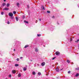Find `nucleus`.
Instances as JSON below:
<instances>
[{"label": "nucleus", "instance_id": "nucleus-1", "mask_svg": "<svg viewBox=\"0 0 79 79\" xmlns=\"http://www.w3.org/2000/svg\"><path fill=\"white\" fill-rule=\"evenodd\" d=\"M9 16H10V17H12V16H13V14L12 13L10 12L9 13Z\"/></svg>", "mask_w": 79, "mask_h": 79}, {"label": "nucleus", "instance_id": "nucleus-2", "mask_svg": "<svg viewBox=\"0 0 79 79\" xmlns=\"http://www.w3.org/2000/svg\"><path fill=\"white\" fill-rule=\"evenodd\" d=\"M56 55L58 56L60 54V53L58 51H57L56 52Z\"/></svg>", "mask_w": 79, "mask_h": 79}, {"label": "nucleus", "instance_id": "nucleus-3", "mask_svg": "<svg viewBox=\"0 0 79 79\" xmlns=\"http://www.w3.org/2000/svg\"><path fill=\"white\" fill-rule=\"evenodd\" d=\"M9 10V8H5L3 9V10Z\"/></svg>", "mask_w": 79, "mask_h": 79}, {"label": "nucleus", "instance_id": "nucleus-4", "mask_svg": "<svg viewBox=\"0 0 79 79\" xmlns=\"http://www.w3.org/2000/svg\"><path fill=\"white\" fill-rule=\"evenodd\" d=\"M12 73H13V74H15L16 73V70H13L12 71Z\"/></svg>", "mask_w": 79, "mask_h": 79}, {"label": "nucleus", "instance_id": "nucleus-5", "mask_svg": "<svg viewBox=\"0 0 79 79\" xmlns=\"http://www.w3.org/2000/svg\"><path fill=\"white\" fill-rule=\"evenodd\" d=\"M45 62H43L42 63H41V66H44V65H45Z\"/></svg>", "mask_w": 79, "mask_h": 79}, {"label": "nucleus", "instance_id": "nucleus-6", "mask_svg": "<svg viewBox=\"0 0 79 79\" xmlns=\"http://www.w3.org/2000/svg\"><path fill=\"white\" fill-rule=\"evenodd\" d=\"M56 71H57V72H59V69L58 68H56Z\"/></svg>", "mask_w": 79, "mask_h": 79}, {"label": "nucleus", "instance_id": "nucleus-7", "mask_svg": "<svg viewBox=\"0 0 79 79\" xmlns=\"http://www.w3.org/2000/svg\"><path fill=\"white\" fill-rule=\"evenodd\" d=\"M21 76V73H19L18 75V77H20Z\"/></svg>", "mask_w": 79, "mask_h": 79}, {"label": "nucleus", "instance_id": "nucleus-8", "mask_svg": "<svg viewBox=\"0 0 79 79\" xmlns=\"http://www.w3.org/2000/svg\"><path fill=\"white\" fill-rule=\"evenodd\" d=\"M17 6L18 7H19V3H17Z\"/></svg>", "mask_w": 79, "mask_h": 79}, {"label": "nucleus", "instance_id": "nucleus-9", "mask_svg": "<svg viewBox=\"0 0 79 79\" xmlns=\"http://www.w3.org/2000/svg\"><path fill=\"white\" fill-rule=\"evenodd\" d=\"M29 47V45H26L25 47L24 48H27V47Z\"/></svg>", "mask_w": 79, "mask_h": 79}, {"label": "nucleus", "instance_id": "nucleus-10", "mask_svg": "<svg viewBox=\"0 0 79 79\" xmlns=\"http://www.w3.org/2000/svg\"><path fill=\"white\" fill-rule=\"evenodd\" d=\"M23 71H25L26 70H27V68H26V67H25L23 69Z\"/></svg>", "mask_w": 79, "mask_h": 79}, {"label": "nucleus", "instance_id": "nucleus-11", "mask_svg": "<svg viewBox=\"0 0 79 79\" xmlns=\"http://www.w3.org/2000/svg\"><path fill=\"white\" fill-rule=\"evenodd\" d=\"M32 74L33 75H35V72L33 71L32 72Z\"/></svg>", "mask_w": 79, "mask_h": 79}, {"label": "nucleus", "instance_id": "nucleus-12", "mask_svg": "<svg viewBox=\"0 0 79 79\" xmlns=\"http://www.w3.org/2000/svg\"><path fill=\"white\" fill-rule=\"evenodd\" d=\"M75 70H76L77 71H78L79 70V67H77V68H76L75 69Z\"/></svg>", "mask_w": 79, "mask_h": 79}, {"label": "nucleus", "instance_id": "nucleus-13", "mask_svg": "<svg viewBox=\"0 0 79 79\" xmlns=\"http://www.w3.org/2000/svg\"><path fill=\"white\" fill-rule=\"evenodd\" d=\"M17 21H18V17H15Z\"/></svg>", "mask_w": 79, "mask_h": 79}, {"label": "nucleus", "instance_id": "nucleus-14", "mask_svg": "<svg viewBox=\"0 0 79 79\" xmlns=\"http://www.w3.org/2000/svg\"><path fill=\"white\" fill-rule=\"evenodd\" d=\"M38 51H39V50H38V49L37 48L35 49V51H36V52H37Z\"/></svg>", "mask_w": 79, "mask_h": 79}, {"label": "nucleus", "instance_id": "nucleus-15", "mask_svg": "<svg viewBox=\"0 0 79 79\" xmlns=\"http://www.w3.org/2000/svg\"><path fill=\"white\" fill-rule=\"evenodd\" d=\"M38 74L39 76H40V75H41V73H40V72H38Z\"/></svg>", "mask_w": 79, "mask_h": 79}, {"label": "nucleus", "instance_id": "nucleus-16", "mask_svg": "<svg viewBox=\"0 0 79 79\" xmlns=\"http://www.w3.org/2000/svg\"><path fill=\"white\" fill-rule=\"evenodd\" d=\"M6 5V3H4L2 4V6H5Z\"/></svg>", "mask_w": 79, "mask_h": 79}, {"label": "nucleus", "instance_id": "nucleus-17", "mask_svg": "<svg viewBox=\"0 0 79 79\" xmlns=\"http://www.w3.org/2000/svg\"><path fill=\"white\" fill-rule=\"evenodd\" d=\"M67 61L68 63H70V61L69 60H67Z\"/></svg>", "mask_w": 79, "mask_h": 79}, {"label": "nucleus", "instance_id": "nucleus-18", "mask_svg": "<svg viewBox=\"0 0 79 79\" xmlns=\"http://www.w3.org/2000/svg\"><path fill=\"white\" fill-rule=\"evenodd\" d=\"M75 76H76V77H78V76H79L78 73H77Z\"/></svg>", "mask_w": 79, "mask_h": 79}, {"label": "nucleus", "instance_id": "nucleus-19", "mask_svg": "<svg viewBox=\"0 0 79 79\" xmlns=\"http://www.w3.org/2000/svg\"><path fill=\"white\" fill-rule=\"evenodd\" d=\"M15 66L16 67L18 66H19V64H15Z\"/></svg>", "mask_w": 79, "mask_h": 79}, {"label": "nucleus", "instance_id": "nucleus-20", "mask_svg": "<svg viewBox=\"0 0 79 79\" xmlns=\"http://www.w3.org/2000/svg\"><path fill=\"white\" fill-rule=\"evenodd\" d=\"M10 6V4H9V3L7 4V7H8V6Z\"/></svg>", "mask_w": 79, "mask_h": 79}, {"label": "nucleus", "instance_id": "nucleus-21", "mask_svg": "<svg viewBox=\"0 0 79 79\" xmlns=\"http://www.w3.org/2000/svg\"><path fill=\"white\" fill-rule=\"evenodd\" d=\"M47 13H50V11H49V10H48L47 11Z\"/></svg>", "mask_w": 79, "mask_h": 79}, {"label": "nucleus", "instance_id": "nucleus-22", "mask_svg": "<svg viewBox=\"0 0 79 79\" xmlns=\"http://www.w3.org/2000/svg\"><path fill=\"white\" fill-rule=\"evenodd\" d=\"M41 36V34H37V36L38 37H40V36Z\"/></svg>", "mask_w": 79, "mask_h": 79}, {"label": "nucleus", "instance_id": "nucleus-23", "mask_svg": "<svg viewBox=\"0 0 79 79\" xmlns=\"http://www.w3.org/2000/svg\"><path fill=\"white\" fill-rule=\"evenodd\" d=\"M13 13H14V15H15V14H16V12L14 11L13 12Z\"/></svg>", "mask_w": 79, "mask_h": 79}, {"label": "nucleus", "instance_id": "nucleus-24", "mask_svg": "<svg viewBox=\"0 0 79 79\" xmlns=\"http://www.w3.org/2000/svg\"><path fill=\"white\" fill-rule=\"evenodd\" d=\"M1 14L2 15H3V14H4V12H2L1 13Z\"/></svg>", "mask_w": 79, "mask_h": 79}, {"label": "nucleus", "instance_id": "nucleus-25", "mask_svg": "<svg viewBox=\"0 0 79 79\" xmlns=\"http://www.w3.org/2000/svg\"><path fill=\"white\" fill-rule=\"evenodd\" d=\"M11 19H14V18H13V17H11V18H10Z\"/></svg>", "mask_w": 79, "mask_h": 79}, {"label": "nucleus", "instance_id": "nucleus-26", "mask_svg": "<svg viewBox=\"0 0 79 79\" xmlns=\"http://www.w3.org/2000/svg\"><path fill=\"white\" fill-rule=\"evenodd\" d=\"M10 22H9V21H7V23L8 24H10Z\"/></svg>", "mask_w": 79, "mask_h": 79}, {"label": "nucleus", "instance_id": "nucleus-27", "mask_svg": "<svg viewBox=\"0 0 79 79\" xmlns=\"http://www.w3.org/2000/svg\"><path fill=\"white\" fill-rule=\"evenodd\" d=\"M24 22L25 23H28V22L26 21H24Z\"/></svg>", "mask_w": 79, "mask_h": 79}, {"label": "nucleus", "instance_id": "nucleus-28", "mask_svg": "<svg viewBox=\"0 0 79 79\" xmlns=\"http://www.w3.org/2000/svg\"><path fill=\"white\" fill-rule=\"evenodd\" d=\"M23 19H24V18H25V16H24V15H23Z\"/></svg>", "mask_w": 79, "mask_h": 79}, {"label": "nucleus", "instance_id": "nucleus-29", "mask_svg": "<svg viewBox=\"0 0 79 79\" xmlns=\"http://www.w3.org/2000/svg\"><path fill=\"white\" fill-rule=\"evenodd\" d=\"M42 7H43V10H45V8H44V6H42Z\"/></svg>", "mask_w": 79, "mask_h": 79}, {"label": "nucleus", "instance_id": "nucleus-30", "mask_svg": "<svg viewBox=\"0 0 79 79\" xmlns=\"http://www.w3.org/2000/svg\"><path fill=\"white\" fill-rule=\"evenodd\" d=\"M79 40H77V41H75V42H79Z\"/></svg>", "mask_w": 79, "mask_h": 79}, {"label": "nucleus", "instance_id": "nucleus-31", "mask_svg": "<svg viewBox=\"0 0 79 79\" xmlns=\"http://www.w3.org/2000/svg\"><path fill=\"white\" fill-rule=\"evenodd\" d=\"M55 58H56V57H54V58H53L52 59V60H55Z\"/></svg>", "mask_w": 79, "mask_h": 79}, {"label": "nucleus", "instance_id": "nucleus-32", "mask_svg": "<svg viewBox=\"0 0 79 79\" xmlns=\"http://www.w3.org/2000/svg\"><path fill=\"white\" fill-rule=\"evenodd\" d=\"M9 77H11V75H9Z\"/></svg>", "mask_w": 79, "mask_h": 79}, {"label": "nucleus", "instance_id": "nucleus-33", "mask_svg": "<svg viewBox=\"0 0 79 79\" xmlns=\"http://www.w3.org/2000/svg\"><path fill=\"white\" fill-rule=\"evenodd\" d=\"M70 73H71V71H69L68 72V73H69V74Z\"/></svg>", "mask_w": 79, "mask_h": 79}, {"label": "nucleus", "instance_id": "nucleus-34", "mask_svg": "<svg viewBox=\"0 0 79 79\" xmlns=\"http://www.w3.org/2000/svg\"><path fill=\"white\" fill-rule=\"evenodd\" d=\"M17 61H19V58H17Z\"/></svg>", "mask_w": 79, "mask_h": 79}, {"label": "nucleus", "instance_id": "nucleus-35", "mask_svg": "<svg viewBox=\"0 0 79 79\" xmlns=\"http://www.w3.org/2000/svg\"><path fill=\"white\" fill-rule=\"evenodd\" d=\"M27 8H29V5H27Z\"/></svg>", "mask_w": 79, "mask_h": 79}, {"label": "nucleus", "instance_id": "nucleus-36", "mask_svg": "<svg viewBox=\"0 0 79 79\" xmlns=\"http://www.w3.org/2000/svg\"><path fill=\"white\" fill-rule=\"evenodd\" d=\"M52 18H55V16H53L52 17Z\"/></svg>", "mask_w": 79, "mask_h": 79}, {"label": "nucleus", "instance_id": "nucleus-37", "mask_svg": "<svg viewBox=\"0 0 79 79\" xmlns=\"http://www.w3.org/2000/svg\"><path fill=\"white\" fill-rule=\"evenodd\" d=\"M36 23H37V20H36L35 21Z\"/></svg>", "mask_w": 79, "mask_h": 79}, {"label": "nucleus", "instance_id": "nucleus-38", "mask_svg": "<svg viewBox=\"0 0 79 79\" xmlns=\"http://www.w3.org/2000/svg\"><path fill=\"white\" fill-rule=\"evenodd\" d=\"M20 59H22V58H23V57H20Z\"/></svg>", "mask_w": 79, "mask_h": 79}, {"label": "nucleus", "instance_id": "nucleus-39", "mask_svg": "<svg viewBox=\"0 0 79 79\" xmlns=\"http://www.w3.org/2000/svg\"><path fill=\"white\" fill-rule=\"evenodd\" d=\"M39 20L40 21H41V19H39Z\"/></svg>", "mask_w": 79, "mask_h": 79}, {"label": "nucleus", "instance_id": "nucleus-40", "mask_svg": "<svg viewBox=\"0 0 79 79\" xmlns=\"http://www.w3.org/2000/svg\"><path fill=\"white\" fill-rule=\"evenodd\" d=\"M4 0V2H6V0Z\"/></svg>", "mask_w": 79, "mask_h": 79}, {"label": "nucleus", "instance_id": "nucleus-41", "mask_svg": "<svg viewBox=\"0 0 79 79\" xmlns=\"http://www.w3.org/2000/svg\"><path fill=\"white\" fill-rule=\"evenodd\" d=\"M15 49H14V51L15 52Z\"/></svg>", "mask_w": 79, "mask_h": 79}, {"label": "nucleus", "instance_id": "nucleus-42", "mask_svg": "<svg viewBox=\"0 0 79 79\" xmlns=\"http://www.w3.org/2000/svg\"><path fill=\"white\" fill-rule=\"evenodd\" d=\"M63 69H61L60 71H61V70H63Z\"/></svg>", "mask_w": 79, "mask_h": 79}, {"label": "nucleus", "instance_id": "nucleus-43", "mask_svg": "<svg viewBox=\"0 0 79 79\" xmlns=\"http://www.w3.org/2000/svg\"><path fill=\"white\" fill-rule=\"evenodd\" d=\"M41 8H43V7H42V6H41Z\"/></svg>", "mask_w": 79, "mask_h": 79}, {"label": "nucleus", "instance_id": "nucleus-44", "mask_svg": "<svg viewBox=\"0 0 79 79\" xmlns=\"http://www.w3.org/2000/svg\"><path fill=\"white\" fill-rule=\"evenodd\" d=\"M78 6V7H79V6Z\"/></svg>", "mask_w": 79, "mask_h": 79}, {"label": "nucleus", "instance_id": "nucleus-45", "mask_svg": "<svg viewBox=\"0 0 79 79\" xmlns=\"http://www.w3.org/2000/svg\"><path fill=\"white\" fill-rule=\"evenodd\" d=\"M71 41H72V40H71Z\"/></svg>", "mask_w": 79, "mask_h": 79}, {"label": "nucleus", "instance_id": "nucleus-46", "mask_svg": "<svg viewBox=\"0 0 79 79\" xmlns=\"http://www.w3.org/2000/svg\"><path fill=\"white\" fill-rule=\"evenodd\" d=\"M6 79H8V78H6Z\"/></svg>", "mask_w": 79, "mask_h": 79}]
</instances>
